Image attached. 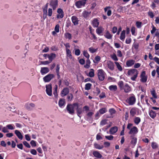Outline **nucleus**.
Returning <instances> with one entry per match:
<instances>
[{"instance_id": "nucleus-52", "label": "nucleus", "mask_w": 159, "mask_h": 159, "mask_svg": "<svg viewBox=\"0 0 159 159\" xmlns=\"http://www.w3.org/2000/svg\"><path fill=\"white\" fill-rule=\"evenodd\" d=\"M59 27L60 26L59 24H57L55 26V31L57 33H58L59 32Z\"/></svg>"}, {"instance_id": "nucleus-1", "label": "nucleus", "mask_w": 159, "mask_h": 159, "mask_svg": "<svg viewBox=\"0 0 159 159\" xmlns=\"http://www.w3.org/2000/svg\"><path fill=\"white\" fill-rule=\"evenodd\" d=\"M118 85L120 90H124L125 93H128L131 90V87L127 83L124 84L123 81H119L118 83Z\"/></svg>"}, {"instance_id": "nucleus-50", "label": "nucleus", "mask_w": 159, "mask_h": 159, "mask_svg": "<svg viewBox=\"0 0 159 159\" xmlns=\"http://www.w3.org/2000/svg\"><path fill=\"white\" fill-rule=\"evenodd\" d=\"M52 14V9L49 8L48 9L47 15L49 16H51Z\"/></svg>"}, {"instance_id": "nucleus-30", "label": "nucleus", "mask_w": 159, "mask_h": 159, "mask_svg": "<svg viewBox=\"0 0 159 159\" xmlns=\"http://www.w3.org/2000/svg\"><path fill=\"white\" fill-rule=\"evenodd\" d=\"M125 30H123L122 31V32L120 34V39L121 40L123 41H124V40L125 39Z\"/></svg>"}, {"instance_id": "nucleus-17", "label": "nucleus", "mask_w": 159, "mask_h": 159, "mask_svg": "<svg viewBox=\"0 0 159 159\" xmlns=\"http://www.w3.org/2000/svg\"><path fill=\"white\" fill-rule=\"evenodd\" d=\"M49 71V70L48 68L47 67H42L40 70V72L42 75H43L46 74Z\"/></svg>"}, {"instance_id": "nucleus-35", "label": "nucleus", "mask_w": 159, "mask_h": 159, "mask_svg": "<svg viewBox=\"0 0 159 159\" xmlns=\"http://www.w3.org/2000/svg\"><path fill=\"white\" fill-rule=\"evenodd\" d=\"M88 75L90 77H93L94 76V70L93 69H90Z\"/></svg>"}, {"instance_id": "nucleus-56", "label": "nucleus", "mask_w": 159, "mask_h": 159, "mask_svg": "<svg viewBox=\"0 0 159 159\" xmlns=\"http://www.w3.org/2000/svg\"><path fill=\"white\" fill-rule=\"evenodd\" d=\"M30 143L32 147H34L36 146V142L34 140H31L30 142Z\"/></svg>"}, {"instance_id": "nucleus-55", "label": "nucleus", "mask_w": 159, "mask_h": 159, "mask_svg": "<svg viewBox=\"0 0 159 159\" xmlns=\"http://www.w3.org/2000/svg\"><path fill=\"white\" fill-rule=\"evenodd\" d=\"M105 137L107 139L110 140H112L114 138L112 135L106 136Z\"/></svg>"}, {"instance_id": "nucleus-63", "label": "nucleus", "mask_w": 159, "mask_h": 159, "mask_svg": "<svg viewBox=\"0 0 159 159\" xmlns=\"http://www.w3.org/2000/svg\"><path fill=\"white\" fill-rule=\"evenodd\" d=\"M29 104L27 103L25 104V108L29 110H32V108H31V107L30 106H29Z\"/></svg>"}, {"instance_id": "nucleus-58", "label": "nucleus", "mask_w": 159, "mask_h": 159, "mask_svg": "<svg viewBox=\"0 0 159 159\" xmlns=\"http://www.w3.org/2000/svg\"><path fill=\"white\" fill-rule=\"evenodd\" d=\"M6 127L8 129H11V130L13 129H14V127H13V125L11 124L7 125Z\"/></svg>"}, {"instance_id": "nucleus-39", "label": "nucleus", "mask_w": 159, "mask_h": 159, "mask_svg": "<svg viewBox=\"0 0 159 159\" xmlns=\"http://www.w3.org/2000/svg\"><path fill=\"white\" fill-rule=\"evenodd\" d=\"M136 113V110L135 108H132L130 111V114L132 116H134Z\"/></svg>"}, {"instance_id": "nucleus-9", "label": "nucleus", "mask_w": 159, "mask_h": 159, "mask_svg": "<svg viewBox=\"0 0 159 159\" xmlns=\"http://www.w3.org/2000/svg\"><path fill=\"white\" fill-rule=\"evenodd\" d=\"M140 77L141 78L140 81L142 82L145 83L147 81L148 77L146 75L145 71H143L141 72Z\"/></svg>"}, {"instance_id": "nucleus-20", "label": "nucleus", "mask_w": 159, "mask_h": 159, "mask_svg": "<svg viewBox=\"0 0 159 159\" xmlns=\"http://www.w3.org/2000/svg\"><path fill=\"white\" fill-rule=\"evenodd\" d=\"M92 24L94 27H98L99 25V22L97 19L95 18L93 20Z\"/></svg>"}, {"instance_id": "nucleus-22", "label": "nucleus", "mask_w": 159, "mask_h": 159, "mask_svg": "<svg viewBox=\"0 0 159 159\" xmlns=\"http://www.w3.org/2000/svg\"><path fill=\"white\" fill-rule=\"evenodd\" d=\"M93 156L98 158H101L102 157V155L98 151H94L93 152Z\"/></svg>"}, {"instance_id": "nucleus-36", "label": "nucleus", "mask_w": 159, "mask_h": 159, "mask_svg": "<svg viewBox=\"0 0 159 159\" xmlns=\"http://www.w3.org/2000/svg\"><path fill=\"white\" fill-rule=\"evenodd\" d=\"M90 63L91 62L89 59H87L86 61V64L84 66V67L87 69H88L90 67Z\"/></svg>"}, {"instance_id": "nucleus-40", "label": "nucleus", "mask_w": 159, "mask_h": 159, "mask_svg": "<svg viewBox=\"0 0 159 159\" xmlns=\"http://www.w3.org/2000/svg\"><path fill=\"white\" fill-rule=\"evenodd\" d=\"M65 36L66 39H70L72 38L71 34L68 32L66 33L65 34Z\"/></svg>"}, {"instance_id": "nucleus-2", "label": "nucleus", "mask_w": 159, "mask_h": 159, "mask_svg": "<svg viewBox=\"0 0 159 159\" xmlns=\"http://www.w3.org/2000/svg\"><path fill=\"white\" fill-rule=\"evenodd\" d=\"M98 76L100 81L103 80L106 75V73L102 69H99L97 71Z\"/></svg>"}, {"instance_id": "nucleus-10", "label": "nucleus", "mask_w": 159, "mask_h": 159, "mask_svg": "<svg viewBox=\"0 0 159 159\" xmlns=\"http://www.w3.org/2000/svg\"><path fill=\"white\" fill-rule=\"evenodd\" d=\"M73 105L75 106L77 112V114L78 116H80V115L82 112V108L79 107V104L77 103H73Z\"/></svg>"}, {"instance_id": "nucleus-64", "label": "nucleus", "mask_w": 159, "mask_h": 159, "mask_svg": "<svg viewBox=\"0 0 159 159\" xmlns=\"http://www.w3.org/2000/svg\"><path fill=\"white\" fill-rule=\"evenodd\" d=\"M93 114V113L92 112H89L87 114V116L90 118H91Z\"/></svg>"}, {"instance_id": "nucleus-59", "label": "nucleus", "mask_w": 159, "mask_h": 159, "mask_svg": "<svg viewBox=\"0 0 159 159\" xmlns=\"http://www.w3.org/2000/svg\"><path fill=\"white\" fill-rule=\"evenodd\" d=\"M148 16L151 18H152L154 17V15H153V13L152 11H149L148 12Z\"/></svg>"}, {"instance_id": "nucleus-44", "label": "nucleus", "mask_w": 159, "mask_h": 159, "mask_svg": "<svg viewBox=\"0 0 159 159\" xmlns=\"http://www.w3.org/2000/svg\"><path fill=\"white\" fill-rule=\"evenodd\" d=\"M140 118L139 117H136L134 119V123L136 125H138L140 122Z\"/></svg>"}, {"instance_id": "nucleus-37", "label": "nucleus", "mask_w": 159, "mask_h": 159, "mask_svg": "<svg viewBox=\"0 0 159 159\" xmlns=\"http://www.w3.org/2000/svg\"><path fill=\"white\" fill-rule=\"evenodd\" d=\"M107 111V110L105 107L102 108L100 109L99 111L101 114H102L106 112Z\"/></svg>"}, {"instance_id": "nucleus-3", "label": "nucleus", "mask_w": 159, "mask_h": 159, "mask_svg": "<svg viewBox=\"0 0 159 159\" xmlns=\"http://www.w3.org/2000/svg\"><path fill=\"white\" fill-rule=\"evenodd\" d=\"M75 106L72 104H68L66 107V109L68 112L70 114L73 115L75 111L74 110Z\"/></svg>"}, {"instance_id": "nucleus-8", "label": "nucleus", "mask_w": 159, "mask_h": 159, "mask_svg": "<svg viewBox=\"0 0 159 159\" xmlns=\"http://www.w3.org/2000/svg\"><path fill=\"white\" fill-rule=\"evenodd\" d=\"M58 3L57 0H51L49 5L52 7L53 10H54L58 7Z\"/></svg>"}, {"instance_id": "nucleus-24", "label": "nucleus", "mask_w": 159, "mask_h": 159, "mask_svg": "<svg viewBox=\"0 0 159 159\" xmlns=\"http://www.w3.org/2000/svg\"><path fill=\"white\" fill-rule=\"evenodd\" d=\"M57 89H58V86L57 85H56L55 86V87L53 89V94L54 95V97L56 98H57L58 97V94L57 93Z\"/></svg>"}, {"instance_id": "nucleus-28", "label": "nucleus", "mask_w": 159, "mask_h": 159, "mask_svg": "<svg viewBox=\"0 0 159 159\" xmlns=\"http://www.w3.org/2000/svg\"><path fill=\"white\" fill-rule=\"evenodd\" d=\"M105 37L108 39H111L112 36L108 30H107L105 34L104 35Z\"/></svg>"}, {"instance_id": "nucleus-49", "label": "nucleus", "mask_w": 159, "mask_h": 159, "mask_svg": "<svg viewBox=\"0 0 159 159\" xmlns=\"http://www.w3.org/2000/svg\"><path fill=\"white\" fill-rule=\"evenodd\" d=\"M74 50H75V55L77 56L80 55V50L79 49H75Z\"/></svg>"}, {"instance_id": "nucleus-61", "label": "nucleus", "mask_w": 159, "mask_h": 159, "mask_svg": "<svg viewBox=\"0 0 159 159\" xmlns=\"http://www.w3.org/2000/svg\"><path fill=\"white\" fill-rule=\"evenodd\" d=\"M117 55L119 57H121L122 56L121 52L120 50H118L117 51Z\"/></svg>"}, {"instance_id": "nucleus-43", "label": "nucleus", "mask_w": 159, "mask_h": 159, "mask_svg": "<svg viewBox=\"0 0 159 159\" xmlns=\"http://www.w3.org/2000/svg\"><path fill=\"white\" fill-rule=\"evenodd\" d=\"M89 50L91 53H93L97 51V48L94 49L93 47H91L89 48Z\"/></svg>"}, {"instance_id": "nucleus-23", "label": "nucleus", "mask_w": 159, "mask_h": 159, "mask_svg": "<svg viewBox=\"0 0 159 159\" xmlns=\"http://www.w3.org/2000/svg\"><path fill=\"white\" fill-rule=\"evenodd\" d=\"M56 55L55 54L53 53H51L49 54L48 57V58L51 62H52L53 59H54L56 57Z\"/></svg>"}, {"instance_id": "nucleus-18", "label": "nucleus", "mask_w": 159, "mask_h": 159, "mask_svg": "<svg viewBox=\"0 0 159 159\" xmlns=\"http://www.w3.org/2000/svg\"><path fill=\"white\" fill-rule=\"evenodd\" d=\"M138 128L134 126L130 129L129 134H135L138 132Z\"/></svg>"}, {"instance_id": "nucleus-41", "label": "nucleus", "mask_w": 159, "mask_h": 159, "mask_svg": "<svg viewBox=\"0 0 159 159\" xmlns=\"http://www.w3.org/2000/svg\"><path fill=\"white\" fill-rule=\"evenodd\" d=\"M92 84L90 83H88L85 85V89L86 90H89L90 89L92 86Z\"/></svg>"}, {"instance_id": "nucleus-45", "label": "nucleus", "mask_w": 159, "mask_h": 159, "mask_svg": "<svg viewBox=\"0 0 159 159\" xmlns=\"http://www.w3.org/2000/svg\"><path fill=\"white\" fill-rule=\"evenodd\" d=\"M73 98V95L72 93H70L67 96V99L68 101H71Z\"/></svg>"}, {"instance_id": "nucleus-21", "label": "nucleus", "mask_w": 159, "mask_h": 159, "mask_svg": "<svg viewBox=\"0 0 159 159\" xmlns=\"http://www.w3.org/2000/svg\"><path fill=\"white\" fill-rule=\"evenodd\" d=\"M118 128L116 126H115L111 128L109 130L110 134H113L118 131Z\"/></svg>"}, {"instance_id": "nucleus-13", "label": "nucleus", "mask_w": 159, "mask_h": 159, "mask_svg": "<svg viewBox=\"0 0 159 159\" xmlns=\"http://www.w3.org/2000/svg\"><path fill=\"white\" fill-rule=\"evenodd\" d=\"M57 12L59 14L57 15V18H62L64 16V12L60 8H58L57 10Z\"/></svg>"}, {"instance_id": "nucleus-53", "label": "nucleus", "mask_w": 159, "mask_h": 159, "mask_svg": "<svg viewBox=\"0 0 159 159\" xmlns=\"http://www.w3.org/2000/svg\"><path fill=\"white\" fill-rule=\"evenodd\" d=\"M112 59L115 61H117L118 59L116 54H114L111 56Z\"/></svg>"}, {"instance_id": "nucleus-51", "label": "nucleus", "mask_w": 159, "mask_h": 159, "mask_svg": "<svg viewBox=\"0 0 159 159\" xmlns=\"http://www.w3.org/2000/svg\"><path fill=\"white\" fill-rule=\"evenodd\" d=\"M107 119H104L102 120L100 123V125H101L103 126L107 123Z\"/></svg>"}, {"instance_id": "nucleus-32", "label": "nucleus", "mask_w": 159, "mask_h": 159, "mask_svg": "<svg viewBox=\"0 0 159 159\" xmlns=\"http://www.w3.org/2000/svg\"><path fill=\"white\" fill-rule=\"evenodd\" d=\"M156 113L152 110H151L149 113L150 116L152 119H154L156 117Z\"/></svg>"}, {"instance_id": "nucleus-29", "label": "nucleus", "mask_w": 159, "mask_h": 159, "mask_svg": "<svg viewBox=\"0 0 159 159\" xmlns=\"http://www.w3.org/2000/svg\"><path fill=\"white\" fill-rule=\"evenodd\" d=\"M109 89L114 92H116L117 89V87L116 85H111L109 87Z\"/></svg>"}, {"instance_id": "nucleus-11", "label": "nucleus", "mask_w": 159, "mask_h": 159, "mask_svg": "<svg viewBox=\"0 0 159 159\" xmlns=\"http://www.w3.org/2000/svg\"><path fill=\"white\" fill-rule=\"evenodd\" d=\"M131 140L130 143L132 145L131 147L134 148L136 144L137 141V138L135 137L134 135H131L130 136Z\"/></svg>"}, {"instance_id": "nucleus-14", "label": "nucleus", "mask_w": 159, "mask_h": 159, "mask_svg": "<svg viewBox=\"0 0 159 159\" xmlns=\"http://www.w3.org/2000/svg\"><path fill=\"white\" fill-rule=\"evenodd\" d=\"M138 72L139 71L137 69H130L128 71L127 74L129 75H133Z\"/></svg>"}, {"instance_id": "nucleus-57", "label": "nucleus", "mask_w": 159, "mask_h": 159, "mask_svg": "<svg viewBox=\"0 0 159 159\" xmlns=\"http://www.w3.org/2000/svg\"><path fill=\"white\" fill-rule=\"evenodd\" d=\"M30 152L31 154L33 155H36L37 154L36 151L34 149H31Z\"/></svg>"}, {"instance_id": "nucleus-26", "label": "nucleus", "mask_w": 159, "mask_h": 159, "mask_svg": "<svg viewBox=\"0 0 159 159\" xmlns=\"http://www.w3.org/2000/svg\"><path fill=\"white\" fill-rule=\"evenodd\" d=\"M65 99L62 98H60L59 102H58V105L61 108H62V107L65 105Z\"/></svg>"}, {"instance_id": "nucleus-42", "label": "nucleus", "mask_w": 159, "mask_h": 159, "mask_svg": "<svg viewBox=\"0 0 159 159\" xmlns=\"http://www.w3.org/2000/svg\"><path fill=\"white\" fill-rule=\"evenodd\" d=\"M151 147L152 149H154L157 148L158 146L156 143L153 142L152 143Z\"/></svg>"}, {"instance_id": "nucleus-5", "label": "nucleus", "mask_w": 159, "mask_h": 159, "mask_svg": "<svg viewBox=\"0 0 159 159\" xmlns=\"http://www.w3.org/2000/svg\"><path fill=\"white\" fill-rule=\"evenodd\" d=\"M135 101L136 98L133 94L129 97L127 100V102L130 105H133L135 103Z\"/></svg>"}, {"instance_id": "nucleus-16", "label": "nucleus", "mask_w": 159, "mask_h": 159, "mask_svg": "<svg viewBox=\"0 0 159 159\" xmlns=\"http://www.w3.org/2000/svg\"><path fill=\"white\" fill-rule=\"evenodd\" d=\"M108 68L111 70H113L114 68V65L113 62L111 61H109L107 63Z\"/></svg>"}, {"instance_id": "nucleus-60", "label": "nucleus", "mask_w": 159, "mask_h": 159, "mask_svg": "<svg viewBox=\"0 0 159 159\" xmlns=\"http://www.w3.org/2000/svg\"><path fill=\"white\" fill-rule=\"evenodd\" d=\"M142 22H140L137 21L136 22V25L137 28H140L141 27Z\"/></svg>"}, {"instance_id": "nucleus-47", "label": "nucleus", "mask_w": 159, "mask_h": 159, "mask_svg": "<svg viewBox=\"0 0 159 159\" xmlns=\"http://www.w3.org/2000/svg\"><path fill=\"white\" fill-rule=\"evenodd\" d=\"M109 111L111 115L115 114L116 112L115 110L113 108L110 109L109 110Z\"/></svg>"}, {"instance_id": "nucleus-62", "label": "nucleus", "mask_w": 159, "mask_h": 159, "mask_svg": "<svg viewBox=\"0 0 159 159\" xmlns=\"http://www.w3.org/2000/svg\"><path fill=\"white\" fill-rule=\"evenodd\" d=\"M151 94L155 98H157L156 91L155 90H153L151 92Z\"/></svg>"}, {"instance_id": "nucleus-15", "label": "nucleus", "mask_w": 159, "mask_h": 159, "mask_svg": "<svg viewBox=\"0 0 159 159\" xmlns=\"http://www.w3.org/2000/svg\"><path fill=\"white\" fill-rule=\"evenodd\" d=\"M104 30V29L102 26L98 27L96 30V33L100 35H102V33Z\"/></svg>"}, {"instance_id": "nucleus-54", "label": "nucleus", "mask_w": 159, "mask_h": 159, "mask_svg": "<svg viewBox=\"0 0 159 159\" xmlns=\"http://www.w3.org/2000/svg\"><path fill=\"white\" fill-rule=\"evenodd\" d=\"M23 144L26 147L28 148H30V146L29 144L26 141H24L23 142Z\"/></svg>"}, {"instance_id": "nucleus-48", "label": "nucleus", "mask_w": 159, "mask_h": 159, "mask_svg": "<svg viewBox=\"0 0 159 159\" xmlns=\"http://www.w3.org/2000/svg\"><path fill=\"white\" fill-rule=\"evenodd\" d=\"M139 74V72L135 74H134V75H133V76L132 77H131L130 78V79L131 80H132L133 81H135L136 79V78L138 77V74Z\"/></svg>"}, {"instance_id": "nucleus-34", "label": "nucleus", "mask_w": 159, "mask_h": 159, "mask_svg": "<svg viewBox=\"0 0 159 159\" xmlns=\"http://www.w3.org/2000/svg\"><path fill=\"white\" fill-rule=\"evenodd\" d=\"M94 147L95 148L98 149H102L104 147L103 145H100L99 144L97 143L94 144Z\"/></svg>"}, {"instance_id": "nucleus-27", "label": "nucleus", "mask_w": 159, "mask_h": 159, "mask_svg": "<svg viewBox=\"0 0 159 159\" xmlns=\"http://www.w3.org/2000/svg\"><path fill=\"white\" fill-rule=\"evenodd\" d=\"M135 62V61L133 60L127 61L126 63V65L128 67H130L133 65Z\"/></svg>"}, {"instance_id": "nucleus-12", "label": "nucleus", "mask_w": 159, "mask_h": 159, "mask_svg": "<svg viewBox=\"0 0 159 159\" xmlns=\"http://www.w3.org/2000/svg\"><path fill=\"white\" fill-rule=\"evenodd\" d=\"M69 89L67 87L65 88L64 89H63L61 90V96L62 97H64L65 96H66V95L68 94H69Z\"/></svg>"}, {"instance_id": "nucleus-38", "label": "nucleus", "mask_w": 159, "mask_h": 159, "mask_svg": "<svg viewBox=\"0 0 159 159\" xmlns=\"http://www.w3.org/2000/svg\"><path fill=\"white\" fill-rule=\"evenodd\" d=\"M91 12H88V11H85L83 12V16L85 18H87L90 14Z\"/></svg>"}, {"instance_id": "nucleus-6", "label": "nucleus", "mask_w": 159, "mask_h": 159, "mask_svg": "<svg viewBox=\"0 0 159 159\" xmlns=\"http://www.w3.org/2000/svg\"><path fill=\"white\" fill-rule=\"evenodd\" d=\"M46 91L47 94L50 96H52V84H50L46 86Z\"/></svg>"}, {"instance_id": "nucleus-46", "label": "nucleus", "mask_w": 159, "mask_h": 159, "mask_svg": "<svg viewBox=\"0 0 159 159\" xmlns=\"http://www.w3.org/2000/svg\"><path fill=\"white\" fill-rule=\"evenodd\" d=\"M84 55L87 59H89L90 56L87 51H84L83 52Z\"/></svg>"}, {"instance_id": "nucleus-19", "label": "nucleus", "mask_w": 159, "mask_h": 159, "mask_svg": "<svg viewBox=\"0 0 159 159\" xmlns=\"http://www.w3.org/2000/svg\"><path fill=\"white\" fill-rule=\"evenodd\" d=\"M71 20L74 25H77L78 24L79 20L76 16H73L71 17Z\"/></svg>"}, {"instance_id": "nucleus-33", "label": "nucleus", "mask_w": 159, "mask_h": 159, "mask_svg": "<svg viewBox=\"0 0 159 159\" xmlns=\"http://www.w3.org/2000/svg\"><path fill=\"white\" fill-rule=\"evenodd\" d=\"M115 64L118 70L120 71H121L123 70V69L121 66L120 64L118 62L116 61L115 62Z\"/></svg>"}, {"instance_id": "nucleus-7", "label": "nucleus", "mask_w": 159, "mask_h": 159, "mask_svg": "<svg viewBox=\"0 0 159 159\" xmlns=\"http://www.w3.org/2000/svg\"><path fill=\"white\" fill-rule=\"evenodd\" d=\"M54 76L53 74H48L43 78V81L45 82H49Z\"/></svg>"}, {"instance_id": "nucleus-4", "label": "nucleus", "mask_w": 159, "mask_h": 159, "mask_svg": "<svg viewBox=\"0 0 159 159\" xmlns=\"http://www.w3.org/2000/svg\"><path fill=\"white\" fill-rule=\"evenodd\" d=\"M87 0H81L78 1L75 3V5L78 8H80L82 7H84Z\"/></svg>"}, {"instance_id": "nucleus-31", "label": "nucleus", "mask_w": 159, "mask_h": 159, "mask_svg": "<svg viewBox=\"0 0 159 159\" xmlns=\"http://www.w3.org/2000/svg\"><path fill=\"white\" fill-rule=\"evenodd\" d=\"M66 52L67 57H69L70 59H72V55L70 50L69 49H67L66 50Z\"/></svg>"}, {"instance_id": "nucleus-25", "label": "nucleus", "mask_w": 159, "mask_h": 159, "mask_svg": "<svg viewBox=\"0 0 159 159\" xmlns=\"http://www.w3.org/2000/svg\"><path fill=\"white\" fill-rule=\"evenodd\" d=\"M15 133L18 138L20 140H22L23 137L21 133L18 130H16L15 131Z\"/></svg>"}]
</instances>
